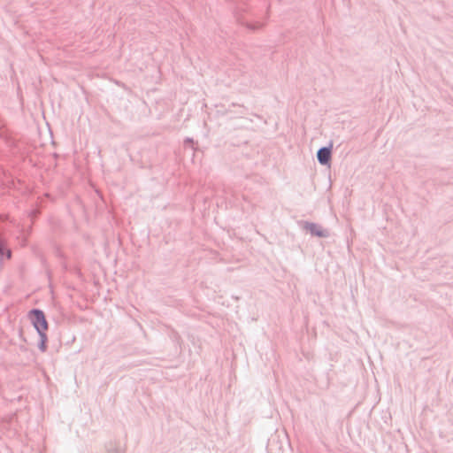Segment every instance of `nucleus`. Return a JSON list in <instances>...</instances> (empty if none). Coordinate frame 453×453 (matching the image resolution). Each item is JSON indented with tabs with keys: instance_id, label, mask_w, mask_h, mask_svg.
I'll use <instances>...</instances> for the list:
<instances>
[{
	"instance_id": "f03ea898",
	"label": "nucleus",
	"mask_w": 453,
	"mask_h": 453,
	"mask_svg": "<svg viewBox=\"0 0 453 453\" xmlns=\"http://www.w3.org/2000/svg\"><path fill=\"white\" fill-rule=\"evenodd\" d=\"M331 157L330 150L327 148H322L318 151V159L321 164H326Z\"/></svg>"
},
{
	"instance_id": "f257e3e1",
	"label": "nucleus",
	"mask_w": 453,
	"mask_h": 453,
	"mask_svg": "<svg viewBox=\"0 0 453 453\" xmlns=\"http://www.w3.org/2000/svg\"><path fill=\"white\" fill-rule=\"evenodd\" d=\"M29 318L38 333L47 332L48 323L42 311L34 310L30 311Z\"/></svg>"
},
{
	"instance_id": "7ed1b4c3",
	"label": "nucleus",
	"mask_w": 453,
	"mask_h": 453,
	"mask_svg": "<svg viewBox=\"0 0 453 453\" xmlns=\"http://www.w3.org/2000/svg\"><path fill=\"white\" fill-rule=\"evenodd\" d=\"M39 334H40V337H41L40 349L42 351H45L46 349H47V346H46V342H47L46 332L39 333Z\"/></svg>"
},
{
	"instance_id": "20e7f679",
	"label": "nucleus",
	"mask_w": 453,
	"mask_h": 453,
	"mask_svg": "<svg viewBox=\"0 0 453 453\" xmlns=\"http://www.w3.org/2000/svg\"><path fill=\"white\" fill-rule=\"evenodd\" d=\"M0 255H5L7 258L11 257V250L4 246H0Z\"/></svg>"
}]
</instances>
